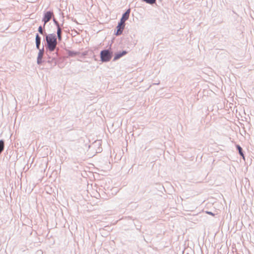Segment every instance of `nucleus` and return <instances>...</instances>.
Wrapping results in <instances>:
<instances>
[{
	"label": "nucleus",
	"mask_w": 254,
	"mask_h": 254,
	"mask_svg": "<svg viewBox=\"0 0 254 254\" xmlns=\"http://www.w3.org/2000/svg\"><path fill=\"white\" fill-rule=\"evenodd\" d=\"M53 15V13L52 12L48 11L46 12L43 19V21L44 22V23L46 24L48 21H49Z\"/></svg>",
	"instance_id": "7ed1b4c3"
},
{
	"label": "nucleus",
	"mask_w": 254,
	"mask_h": 254,
	"mask_svg": "<svg viewBox=\"0 0 254 254\" xmlns=\"http://www.w3.org/2000/svg\"><path fill=\"white\" fill-rule=\"evenodd\" d=\"M42 55H43V54L42 53H41V52L39 53L38 57V61H37V62L38 64H40L41 62V60L42 58Z\"/></svg>",
	"instance_id": "9b49d317"
},
{
	"label": "nucleus",
	"mask_w": 254,
	"mask_h": 254,
	"mask_svg": "<svg viewBox=\"0 0 254 254\" xmlns=\"http://www.w3.org/2000/svg\"><path fill=\"white\" fill-rule=\"evenodd\" d=\"M126 54H127L126 51H123L121 53H118V54H116L115 56V57H114V60H117L120 59L121 57L125 55Z\"/></svg>",
	"instance_id": "0eeeda50"
},
{
	"label": "nucleus",
	"mask_w": 254,
	"mask_h": 254,
	"mask_svg": "<svg viewBox=\"0 0 254 254\" xmlns=\"http://www.w3.org/2000/svg\"><path fill=\"white\" fill-rule=\"evenodd\" d=\"M237 148H238V150H239V152L240 153V154L243 157V158L244 159L245 157H244V154L242 152V148L240 146H239V145H237Z\"/></svg>",
	"instance_id": "1a4fd4ad"
},
{
	"label": "nucleus",
	"mask_w": 254,
	"mask_h": 254,
	"mask_svg": "<svg viewBox=\"0 0 254 254\" xmlns=\"http://www.w3.org/2000/svg\"><path fill=\"white\" fill-rule=\"evenodd\" d=\"M100 57L102 62H108L112 58V53L108 50H103L101 52Z\"/></svg>",
	"instance_id": "f03ea898"
},
{
	"label": "nucleus",
	"mask_w": 254,
	"mask_h": 254,
	"mask_svg": "<svg viewBox=\"0 0 254 254\" xmlns=\"http://www.w3.org/2000/svg\"><path fill=\"white\" fill-rule=\"evenodd\" d=\"M130 13V9L127 10V11L123 14L120 22L123 23H125V21L127 20L129 18Z\"/></svg>",
	"instance_id": "39448f33"
},
{
	"label": "nucleus",
	"mask_w": 254,
	"mask_h": 254,
	"mask_svg": "<svg viewBox=\"0 0 254 254\" xmlns=\"http://www.w3.org/2000/svg\"><path fill=\"white\" fill-rule=\"evenodd\" d=\"M47 43V48L50 52H53L56 49L57 45V40L55 34H51L48 35L46 37Z\"/></svg>",
	"instance_id": "f257e3e1"
},
{
	"label": "nucleus",
	"mask_w": 254,
	"mask_h": 254,
	"mask_svg": "<svg viewBox=\"0 0 254 254\" xmlns=\"http://www.w3.org/2000/svg\"><path fill=\"white\" fill-rule=\"evenodd\" d=\"M125 23H122L121 22H120L119 23L118 26H117V33H116L117 35H121L124 29L125 28Z\"/></svg>",
	"instance_id": "20e7f679"
},
{
	"label": "nucleus",
	"mask_w": 254,
	"mask_h": 254,
	"mask_svg": "<svg viewBox=\"0 0 254 254\" xmlns=\"http://www.w3.org/2000/svg\"><path fill=\"white\" fill-rule=\"evenodd\" d=\"M36 43L37 48L39 49L40 44V37L38 34L36 36Z\"/></svg>",
	"instance_id": "6e6552de"
},
{
	"label": "nucleus",
	"mask_w": 254,
	"mask_h": 254,
	"mask_svg": "<svg viewBox=\"0 0 254 254\" xmlns=\"http://www.w3.org/2000/svg\"><path fill=\"white\" fill-rule=\"evenodd\" d=\"M56 24L58 26V30H57V35H58V38L59 41H61L62 40V32H61V29L60 27V26L58 24V23L57 21H55Z\"/></svg>",
	"instance_id": "423d86ee"
},
{
	"label": "nucleus",
	"mask_w": 254,
	"mask_h": 254,
	"mask_svg": "<svg viewBox=\"0 0 254 254\" xmlns=\"http://www.w3.org/2000/svg\"><path fill=\"white\" fill-rule=\"evenodd\" d=\"M205 212H206V213H207V214H209V215H211V216H214V213H213L212 212H210V211H206Z\"/></svg>",
	"instance_id": "ddd939ff"
},
{
	"label": "nucleus",
	"mask_w": 254,
	"mask_h": 254,
	"mask_svg": "<svg viewBox=\"0 0 254 254\" xmlns=\"http://www.w3.org/2000/svg\"><path fill=\"white\" fill-rule=\"evenodd\" d=\"M4 148V142L2 140H0V153L2 152Z\"/></svg>",
	"instance_id": "9d476101"
},
{
	"label": "nucleus",
	"mask_w": 254,
	"mask_h": 254,
	"mask_svg": "<svg viewBox=\"0 0 254 254\" xmlns=\"http://www.w3.org/2000/svg\"><path fill=\"white\" fill-rule=\"evenodd\" d=\"M38 31L41 33V34H43V29H42V26H39V28H38Z\"/></svg>",
	"instance_id": "f8f14e48"
}]
</instances>
